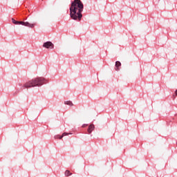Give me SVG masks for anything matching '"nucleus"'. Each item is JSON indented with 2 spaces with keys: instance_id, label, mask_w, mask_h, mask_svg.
Segmentation results:
<instances>
[{
  "instance_id": "nucleus-1",
  "label": "nucleus",
  "mask_w": 177,
  "mask_h": 177,
  "mask_svg": "<svg viewBox=\"0 0 177 177\" xmlns=\"http://www.w3.org/2000/svg\"><path fill=\"white\" fill-rule=\"evenodd\" d=\"M70 16L73 20H80L82 19V12L84 11V3L81 0H74L71 2L69 8Z\"/></svg>"
},
{
  "instance_id": "nucleus-2",
  "label": "nucleus",
  "mask_w": 177,
  "mask_h": 177,
  "mask_svg": "<svg viewBox=\"0 0 177 177\" xmlns=\"http://www.w3.org/2000/svg\"><path fill=\"white\" fill-rule=\"evenodd\" d=\"M48 84V80L45 77H37L32 79L25 83L23 88H33L34 86H42V85Z\"/></svg>"
},
{
  "instance_id": "nucleus-3",
  "label": "nucleus",
  "mask_w": 177,
  "mask_h": 177,
  "mask_svg": "<svg viewBox=\"0 0 177 177\" xmlns=\"http://www.w3.org/2000/svg\"><path fill=\"white\" fill-rule=\"evenodd\" d=\"M12 21L13 23V24H16V25H21V26H24L25 27H29L30 28H34V27H35V24H30V22H24L22 21H16V19H12Z\"/></svg>"
},
{
  "instance_id": "nucleus-4",
  "label": "nucleus",
  "mask_w": 177,
  "mask_h": 177,
  "mask_svg": "<svg viewBox=\"0 0 177 177\" xmlns=\"http://www.w3.org/2000/svg\"><path fill=\"white\" fill-rule=\"evenodd\" d=\"M43 48H46V49H53V48H55V45L52 41H46L44 43Z\"/></svg>"
},
{
  "instance_id": "nucleus-5",
  "label": "nucleus",
  "mask_w": 177,
  "mask_h": 177,
  "mask_svg": "<svg viewBox=\"0 0 177 177\" xmlns=\"http://www.w3.org/2000/svg\"><path fill=\"white\" fill-rule=\"evenodd\" d=\"M67 135H69L68 133H64L62 136L57 135L55 136V139H63L64 136H67ZM70 135H72V133H70Z\"/></svg>"
},
{
  "instance_id": "nucleus-6",
  "label": "nucleus",
  "mask_w": 177,
  "mask_h": 177,
  "mask_svg": "<svg viewBox=\"0 0 177 177\" xmlns=\"http://www.w3.org/2000/svg\"><path fill=\"white\" fill-rule=\"evenodd\" d=\"M95 129V125L94 124H90L88 126V128L87 129V132H88V133H92V131Z\"/></svg>"
},
{
  "instance_id": "nucleus-7",
  "label": "nucleus",
  "mask_w": 177,
  "mask_h": 177,
  "mask_svg": "<svg viewBox=\"0 0 177 177\" xmlns=\"http://www.w3.org/2000/svg\"><path fill=\"white\" fill-rule=\"evenodd\" d=\"M120 66H121V62H120V61H117L115 62L116 71H118L120 70V68H118L120 67Z\"/></svg>"
},
{
  "instance_id": "nucleus-8",
  "label": "nucleus",
  "mask_w": 177,
  "mask_h": 177,
  "mask_svg": "<svg viewBox=\"0 0 177 177\" xmlns=\"http://www.w3.org/2000/svg\"><path fill=\"white\" fill-rule=\"evenodd\" d=\"M64 104H67L68 106H74V104H73V102L71 101H65Z\"/></svg>"
},
{
  "instance_id": "nucleus-9",
  "label": "nucleus",
  "mask_w": 177,
  "mask_h": 177,
  "mask_svg": "<svg viewBox=\"0 0 177 177\" xmlns=\"http://www.w3.org/2000/svg\"><path fill=\"white\" fill-rule=\"evenodd\" d=\"M65 175H66V176H71V175H72V174H71V172H70V171L66 170L65 171Z\"/></svg>"
},
{
  "instance_id": "nucleus-10",
  "label": "nucleus",
  "mask_w": 177,
  "mask_h": 177,
  "mask_svg": "<svg viewBox=\"0 0 177 177\" xmlns=\"http://www.w3.org/2000/svg\"><path fill=\"white\" fill-rule=\"evenodd\" d=\"M88 124H84L83 125H82V128H86V126H87Z\"/></svg>"
},
{
  "instance_id": "nucleus-11",
  "label": "nucleus",
  "mask_w": 177,
  "mask_h": 177,
  "mask_svg": "<svg viewBox=\"0 0 177 177\" xmlns=\"http://www.w3.org/2000/svg\"><path fill=\"white\" fill-rule=\"evenodd\" d=\"M176 96H177V90L175 91Z\"/></svg>"
},
{
  "instance_id": "nucleus-12",
  "label": "nucleus",
  "mask_w": 177,
  "mask_h": 177,
  "mask_svg": "<svg viewBox=\"0 0 177 177\" xmlns=\"http://www.w3.org/2000/svg\"><path fill=\"white\" fill-rule=\"evenodd\" d=\"M18 92L17 91H16V93H15V95H17V93Z\"/></svg>"
}]
</instances>
